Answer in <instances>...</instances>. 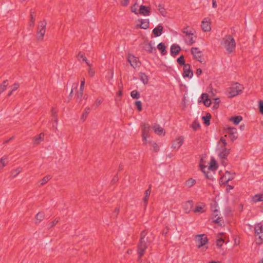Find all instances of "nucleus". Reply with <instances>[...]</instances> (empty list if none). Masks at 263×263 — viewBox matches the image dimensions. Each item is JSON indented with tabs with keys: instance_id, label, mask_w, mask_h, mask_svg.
<instances>
[{
	"instance_id": "nucleus-1",
	"label": "nucleus",
	"mask_w": 263,
	"mask_h": 263,
	"mask_svg": "<svg viewBox=\"0 0 263 263\" xmlns=\"http://www.w3.org/2000/svg\"><path fill=\"white\" fill-rule=\"evenodd\" d=\"M147 232L146 230L142 231L140 233V241L138 243L137 253L138 254V261H140V259L145 253V250L151 243L148 237H146Z\"/></svg>"
},
{
	"instance_id": "nucleus-2",
	"label": "nucleus",
	"mask_w": 263,
	"mask_h": 263,
	"mask_svg": "<svg viewBox=\"0 0 263 263\" xmlns=\"http://www.w3.org/2000/svg\"><path fill=\"white\" fill-rule=\"evenodd\" d=\"M224 46L229 53L233 52L236 47V44L233 37L231 35H227L223 38Z\"/></svg>"
},
{
	"instance_id": "nucleus-3",
	"label": "nucleus",
	"mask_w": 263,
	"mask_h": 263,
	"mask_svg": "<svg viewBox=\"0 0 263 263\" xmlns=\"http://www.w3.org/2000/svg\"><path fill=\"white\" fill-rule=\"evenodd\" d=\"M243 88V85L240 83L237 82L234 83L230 88V97L232 98L240 94Z\"/></svg>"
},
{
	"instance_id": "nucleus-4",
	"label": "nucleus",
	"mask_w": 263,
	"mask_h": 263,
	"mask_svg": "<svg viewBox=\"0 0 263 263\" xmlns=\"http://www.w3.org/2000/svg\"><path fill=\"white\" fill-rule=\"evenodd\" d=\"M46 24L47 23L45 21H41L39 23L37 32V38L38 40H43L46 32Z\"/></svg>"
},
{
	"instance_id": "nucleus-5",
	"label": "nucleus",
	"mask_w": 263,
	"mask_h": 263,
	"mask_svg": "<svg viewBox=\"0 0 263 263\" xmlns=\"http://www.w3.org/2000/svg\"><path fill=\"white\" fill-rule=\"evenodd\" d=\"M196 237L198 248L204 247L209 242V239L205 234H198L196 235Z\"/></svg>"
},
{
	"instance_id": "nucleus-6",
	"label": "nucleus",
	"mask_w": 263,
	"mask_h": 263,
	"mask_svg": "<svg viewBox=\"0 0 263 263\" xmlns=\"http://www.w3.org/2000/svg\"><path fill=\"white\" fill-rule=\"evenodd\" d=\"M224 132L229 135V137L233 142L238 138L237 129L235 127H228L224 128Z\"/></svg>"
},
{
	"instance_id": "nucleus-7",
	"label": "nucleus",
	"mask_w": 263,
	"mask_h": 263,
	"mask_svg": "<svg viewBox=\"0 0 263 263\" xmlns=\"http://www.w3.org/2000/svg\"><path fill=\"white\" fill-rule=\"evenodd\" d=\"M183 77L184 78H191L193 76V71L191 69V65L190 64L184 65L183 66Z\"/></svg>"
},
{
	"instance_id": "nucleus-8",
	"label": "nucleus",
	"mask_w": 263,
	"mask_h": 263,
	"mask_svg": "<svg viewBox=\"0 0 263 263\" xmlns=\"http://www.w3.org/2000/svg\"><path fill=\"white\" fill-rule=\"evenodd\" d=\"M143 128L142 132V137L143 141H144V144H146V138L148 136V134L150 126L148 124L142 123Z\"/></svg>"
},
{
	"instance_id": "nucleus-9",
	"label": "nucleus",
	"mask_w": 263,
	"mask_h": 263,
	"mask_svg": "<svg viewBox=\"0 0 263 263\" xmlns=\"http://www.w3.org/2000/svg\"><path fill=\"white\" fill-rule=\"evenodd\" d=\"M184 141V138L182 136H180L176 138L172 143V148L178 149L182 145Z\"/></svg>"
},
{
	"instance_id": "nucleus-10",
	"label": "nucleus",
	"mask_w": 263,
	"mask_h": 263,
	"mask_svg": "<svg viewBox=\"0 0 263 263\" xmlns=\"http://www.w3.org/2000/svg\"><path fill=\"white\" fill-rule=\"evenodd\" d=\"M208 18H205L204 20L201 22V28L202 30L204 32H208L211 30L210 23L209 22L210 20L208 21Z\"/></svg>"
},
{
	"instance_id": "nucleus-11",
	"label": "nucleus",
	"mask_w": 263,
	"mask_h": 263,
	"mask_svg": "<svg viewBox=\"0 0 263 263\" xmlns=\"http://www.w3.org/2000/svg\"><path fill=\"white\" fill-rule=\"evenodd\" d=\"M194 206V202L193 200H188L186 201L183 205V210L185 213H189L192 210Z\"/></svg>"
},
{
	"instance_id": "nucleus-12",
	"label": "nucleus",
	"mask_w": 263,
	"mask_h": 263,
	"mask_svg": "<svg viewBox=\"0 0 263 263\" xmlns=\"http://www.w3.org/2000/svg\"><path fill=\"white\" fill-rule=\"evenodd\" d=\"M180 51L181 47L178 45L173 44L171 47V54L174 57L178 54Z\"/></svg>"
},
{
	"instance_id": "nucleus-13",
	"label": "nucleus",
	"mask_w": 263,
	"mask_h": 263,
	"mask_svg": "<svg viewBox=\"0 0 263 263\" xmlns=\"http://www.w3.org/2000/svg\"><path fill=\"white\" fill-rule=\"evenodd\" d=\"M218 165L214 158H212L210 163V166L207 168V170L215 172L217 170Z\"/></svg>"
},
{
	"instance_id": "nucleus-14",
	"label": "nucleus",
	"mask_w": 263,
	"mask_h": 263,
	"mask_svg": "<svg viewBox=\"0 0 263 263\" xmlns=\"http://www.w3.org/2000/svg\"><path fill=\"white\" fill-rule=\"evenodd\" d=\"M198 48L192 47L191 50V53L193 55L195 59L200 62L202 64H204V63H203V61L199 59V58H200V57H198L197 55V54H199L201 53V51L198 50Z\"/></svg>"
},
{
	"instance_id": "nucleus-15",
	"label": "nucleus",
	"mask_w": 263,
	"mask_h": 263,
	"mask_svg": "<svg viewBox=\"0 0 263 263\" xmlns=\"http://www.w3.org/2000/svg\"><path fill=\"white\" fill-rule=\"evenodd\" d=\"M163 26L161 25H159L153 29V33L156 37L160 36L163 32Z\"/></svg>"
},
{
	"instance_id": "nucleus-16",
	"label": "nucleus",
	"mask_w": 263,
	"mask_h": 263,
	"mask_svg": "<svg viewBox=\"0 0 263 263\" xmlns=\"http://www.w3.org/2000/svg\"><path fill=\"white\" fill-rule=\"evenodd\" d=\"M230 149L226 147H223L222 151L219 154V157L221 159H227L228 156L230 154Z\"/></svg>"
},
{
	"instance_id": "nucleus-17",
	"label": "nucleus",
	"mask_w": 263,
	"mask_h": 263,
	"mask_svg": "<svg viewBox=\"0 0 263 263\" xmlns=\"http://www.w3.org/2000/svg\"><path fill=\"white\" fill-rule=\"evenodd\" d=\"M201 98L203 100V103L206 107H209L211 104V101L209 98V95L207 93H202Z\"/></svg>"
},
{
	"instance_id": "nucleus-18",
	"label": "nucleus",
	"mask_w": 263,
	"mask_h": 263,
	"mask_svg": "<svg viewBox=\"0 0 263 263\" xmlns=\"http://www.w3.org/2000/svg\"><path fill=\"white\" fill-rule=\"evenodd\" d=\"M200 170L204 173L205 176L206 178L213 180V175H210L209 171H206V166L203 164H200Z\"/></svg>"
},
{
	"instance_id": "nucleus-19",
	"label": "nucleus",
	"mask_w": 263,
	"mask_h": 263,
	"mask_svg": "<svg viewBox=\"0 0 263 263\" xmlns=\"http://www.w3.org/2000/svg\"><path fill=\"white\" fill-rule=\"evenodd\" d=\"M139 11V13L143 15H148L150 12L149 8L144 5L140 6Z\"/></svg>"
},
{
	"instance_id": "nucleus-20",
	"label": "nucleus",
	"mask_w": 263,
	"mask_h": 263,
	"mask_svg": "<svg viewBox=\"0 0 263 263\" xmlns=\"http://www.w3.org/2000/svg\"><path fill=\"white\" fill-rule=\"evenodd\" d=\"M242 120V117L241 116H232L229 119V121L232 122L235 125H238Z\"/></svg>"
},
{
	"instance_id": "nucleus-21",
	"label": "nucleus",
	"mask_w": 263,
	"mask_h": 263,
	"mask_svg": "<svg viewBox=\"0 0 263 263\" xmlns=\"http://www.w3.org/2000/svg\"><path fill=\"white\" fill-rule=\"evenodd\" d=\"M255 235L257 236L261 233H262L263 228L261 223H257L255 224L254 227Z\"/></svg>"
},
{
	"instance_id": "nucleus-22",
	"label": "nucleus",
	"mask_w": 263,
	"mask_h": 263,
	"mask_svg": "<svg viewBox=\"0 0 263 263\" xmlns=\"http://www.w3.org/2000/svg\"><path fill=\"white\" fill-rule=\"evenodd\" d=\"M212 118L211 115L208 112L205 116H203L202 117V120L203 121L204 124L206 125L209 126L210 124V119Z\"/></svg>"
},
{
	"instance_id": "nucleus-23",
	"label": "nucleus",
	"mask_w": 263,
	"mask_h": 263,
	"mask_svg": "<svg viewBox=\"0 0 263 263\" xmlns=\"http://www.w3.org/2000/svg\"><path fill=\"white\" fill-rule=\"evenodd\" d=\"M144 49L149 53H152L154 51H156V48L153 47L152 42H150L145 45Z\"/></svg>"
},
{
	"instance_id": "nucleus-24",
	"label": "nucleus",
	"mask_w": 263,
	"mask_h": 263,
	"mask_svg": "<svg viewBox=\"0 0 263 263\" xmlns=\"http://www.w3.org/2000/svg\"><path fill=\"white\" fill-rule=\"evenodd\" d=\"M133 58L134 59L133 60V68H139L141 65V63L140 61L138 58H136L133 55Z\"/></svg>"
},
{
	"instance_id": "nucleus-25",
	"label": "nucleus",
	"mask_w": 263,
	"mask_h": 263,
	"mask_svg": "<svg viewBox=\"0 0 263 263\" xmlns=\"http://www.w3.org/2000/svg\"><path fill=\"white\" fill-rule=\"evenodd\" d=\"M252 200L253 202L255 203L257 202L263 201V194H256L252 197Z\"/></svg>"
},
{
	"instance_id": "nucleus-26",
	"label": "nucleus",
	"mask_w": 263,
	"mask_h": 263,
	"mask_svg": "<svg viewBox=\"0 0 263 263\" xmlns=\"http://www.w3.org/2000/svg\"><path fill=\"white\" fill-rule=\"evenodd\" d=\"M217 202L215 200H214L211 204V209L215 214V217L218 215V210L217 209Z\"/></svg>"
},
{
	"instance_id": "nucleus-27",
	"label": "nucleus",
	"mask_w": 263,
	"mask_h": 263,
	"mask_svg": "<svg viewBox=\"0 0 263 263\" xmlns=\"http://www.w3.org/2000/svg\"><path fill=\"white\" fill-rule=\"evenodd\" d=\"M137 22H141L142 29H146L149 28V22L148 20H138Z\"/></svg>"
},
{
	"instance_id": "nucleus-28",
	"label": "nucleus",
	"mask_w": 263,
	"mask_h": 263,
	"mask_svg": "<svg viewBox=\"0 0 263 263\" xmlns=\"http://www.w3.org/2000/svg\"><path fill=\"white\" fill-rule=\"evenodd\" d=\"M77 58L79 61H81L82 60V61H85L88 66H90L89 62L88 61L86 58L84 56V54L82 52H80L78 53L77 55Z\"/></svg>"
},
{
	"instance_id": "nucleus-29",
	"label": "nucleus",
	"mask_w": 263,
	"mask_h": 263,
	"mask_svg": "<svg viewBox=\"0 0 263 263\" xmlns=\"http://www.w3.org/2000/svg\"><path fill=\"white\" fill-rule=\"evenodd\" d=\"M157 48L161 51L162 55H165L167 52L166 50V46L163 43H159L157 46Z\"/></svg>"
},
{
	"instance_id": "nucleus-30",
	"label": "nucleus",
	"mask_w": 263,
	"mask_h": 263,
	"mask_svg": "<svg viewBox=\"0 0 263 263\" xmlns=\"http://www.w3.org/2000/svg\"><path fill=\"white\" fill-rule=\"evenodd\" d=\"M196 181L195 179L192 178H190L185 181V185L188 187H191L193 185H194L196 184Z\"/></svg>"
},
{
	"instance_id": "nucleus-31",
	"label": "nucleus",
	"mask_w": 263,
	"mask_h": 263,
	"mask_svg": "<svg viewBox=\"0 0 263 263\" xmlns=\"http://www.w3.org/2000/svg\"><path fill=\"white\" fill-rule=\"evenodd\" d=\"M139 77L140 78V80L143 83V84H146L148 83V77L145 73L140 72Z\"/></svg>"
},
{
	"instance_id": "nucleus-32",
	"label": "nucleus",
	"mask_w": 263,
	"mask_h": 263,
	"mask_svg": "<svg viewBox=\"0 0 263 263\" xmlns=\"http://www.w3.org/2000/svg\"><path fill=\"white\" fill-rule=\"evenodd\" d=\"M155 133L159 135H162V133H164V129L161 127L159 125H157L154 126Z\"/></svg>"
},
{
	"instance_id": "nucleus-33",
	"label": "nucleus",
	"mask_w": 263,
	"mask_h": 263,
	"mask_svg": "<svg viewBox=\"0 0 263 263\" xmlns=\"http://www.w3.org/2000/svg\"><path fill=\"white\" fill-rule=\"evenodd\" d=\"M44 136V133H41L39 135L34 138L33 143L34 144H38L42 141Z\"/></svg>"
},
{
	"instance_id": "nucleus-34",
	"label": "nucleus",
	"mask_w": 263,
	"mask_h": 263,
	"mask_svg": "<svg viewBox=\"0 0 263 263\" xmlns=\"http://www.w3.org/2000/svg\"><path fill=\"white\" fill-rule=\"evenodd\" d=\"M158 10L162 16H166L167 12L164 8V5L159 4L158 5Z\"/></svg>"
},
{
	"instance_id": "nucleus-35",
	"label": "nucleus",
	"mask_w": 263,
	"mask_h": 263,
	"mask_svg": "<svg viewBox=\"0 0 263 263\" xmlns=\"http://www.w3.org/2000/svg\"><path fill=\"white\" fill-rule=\"evenodd\" d=\"M177 63L180 65V66H184V65H186L185 60H184V57L183 55H181L177 59Z\"/></svg>"
},
{
	"instance_id": "nucleus-36",
	"label": "nucleus",
	"mask_w": 263,
	"mask_h": 263,
	"mask_svg": "<svg viewBox=\"0 0 263 263\" xmlns=\"http://www.w3.org/2000/svg\"><path fill=\"white\" fill-rule=\"evenodd\" d=\"M8 162L7 158L6 157H3L0 159V169L3 168Z\"/></svg>"
},
{
	"instance_id": "nucleus-37",
	"label": "nucleus",
	"mask_w": 263,
	"mask_h": 263,
	"mask_svg": "<svg viewBox=\"0 0 263 263\" xmlns=\"http://www.w3.org/2000/svg\"><path fill=\"white\" fill-rule=\"evenodd\" d=\"M8 85V83L7 80H5L0 85V94L6 90Z\"/></svg>"
},
{
	"instance_id": "nucleus-38",
	"label": "nucleus",
	"mask_w": 263,
	"mask_h": 263,
	"mask_svg": "<svg viewBox=\"0 0 263 263\" xmlns=\"http://www.w3.org/2000/svg\"><path fill=\"white\" fill-rule=\"evenodd\" d=\"M102 102V99H100V98L97 99L95 101L94 104L92 105V108L93 109H96L99 106H100L101 105Z\"/></svg>"
},
{
	"instance_id": "nucleus-39",
	"label": "nucleus",
	"mask_w": 263,
	"mask_h": 263,
	"mask_svg": "<svg viewBox=\"0 0 263 263\" xmlns=\"http://www.w3.org/2000/svg\"><path fill=\"white\" fill-rule=\"evenodd\" d=\"M51 178V176L50 175H47L44 177L42 180L40 181V183L41 185H43L46 184L50 179Z\"/></svg>"
},
{
	"instance_id": "nucleus-40",
	"label": "nucleus",
	"mask_w": 263,
	"mask_h": 263,
	"mask_svg": "<svg viewBox=\"0 0 263 263\" xmlns=\"http://www.w3.org/2000/svg\"><path fill=\"white\" fill-rule=\"evenodd\" d=\"M134 105H135L139 112H140L142 110V103L140 101H136L134 102Z\"/></svg>"
},
{
	"instance_id": "nucleus-41",
	"label": "nucleus",
	"mask_w": 263,
	"mask_h": 263,
	"mask_svg": "<svg viewBox=\"0 0 263 263\" xmlns=\"http://www.w3.org/2000/svg\"><path fill=\"white\" fill-rule=\"evenodd\" d=\"M90 110V108L89 107H87L85 108L84 110V112L82 115L81 119L83 120H85L87 117V115L89 113Z\"/></svg>"
},
{
	"instance_id": "nucleus-42",
	"label": "nucleus",
	"mask_w": 263,
	"mask_h": 263,
	"mask_svg": "<svg viewBox=\"0 0 263 263\" xmlns=\"http://www.w3.org/2000/svg\"><path fill=\"white\" fill-rule=\"evenodd\" d=\"M199 127H200V124L198 122L195 121L192 124V128L195 131L197 130Z\"/></svg>"
},
{
	"instance_id": "nucleus-43",
	"label": "nucleus",
	"mask_w": 263,
	"mask_h": 263,
	"mask_svg": "<svg viewBox=\"0 0 263 263\" xmlns=\"http://www.w3.org/2000/svg\"><path fill=\"white\" fill-rule=\"evenodd\" d=\"M220 102L219 98H216L214 99V105L213 106V109H217L219 107V104Z\"/></svg>"
},
{
	"instance_id": "nucleus-44",
	"label": "nucleus",
	"mask_w": 263,
	"mask_h": 263,
	"mask_svg": "<svg viewBox=\"0 0 263 263\" xmlns=\"http://www.w3.org/2000/svg\"><path fill=\"white\" fill-rule=\"evenodd\" d=\"M188 26H186L185 27H184L182 30V32L183 33H184L185 34L186 36H190V35H193V33L191 32H189L187 30V29L188 28Z\"/></svg>"
},
{
	"instance_id": "nucleus-45",
	"label": "nucleus",
	"mask_w": 263,
	"mask_h": 263,
	"mask_svg": "<svg viewBox=\"0 0 263 263\" xmlns=\"http://www.w3.org/2000/svg\"><path fill=\"white\" fill-rule=\"evenodd\" d=\"M44 217V214L43 213L39 212L36 215V219L39 220V222L42 221Z\"/></svg>"
},
{
	"instance_id": "nucleus-46",
	"label": "nucleus",
	"mask_w": 263,
	"mask_h": 263,
	"mask_svg": "<svg viewBox=\"0 0 263 263\" xmlns=\"http://www.w3.org/2000/svg\"><path fill=\"white\" fill-rule=\"evenodd\" d=\"M224 242V240L222 238H219L216 240V245L219 248L222 246L223 243Z\"/></svg>"
},
{
	"instance_id": "nucleus-47",
	"label": "nucleus",
	"mask_w": 263,
	"mask_h": 263,
	"mask_svg": "<svg viewBox=\"0 0 263 263\" xmlns=\"http://www.w3.org/2000/svg\"><path fill=\"white\" fill-rule=\"evenodd\" d=\"M189 41L187 43L189 45H193L195 42V39L197 38L196 36H195L194 37L193 36V35H190L189 36Z\"/></svg>"
},
{
	"instance_id": "nucleus-48",
	"label": "nucleus",
	"mask_w": 263,
	"mask_h": 263,
	"mask_svg": "<svg viewBox=\"0 0 263 263\" xmlns=\"http://www.w3.org/2000/svg\"><path fill=\"white\" fill-rule=\"evenodd\" d=\"M140 97V93L136 90H133V99H138Z\"/></svg>"
},
{
	"instance_id": "nucleus-49",
	"label": "nucleus",
	"mask_w": 263,
	"mask_h": 263,
	"mask_svg": "<svg viewBox=\"0 0 263 263\" xmlns=\"http://www.w3.org/2000/svg\"><path fill=\"white\" fill-rule=\"evenodd\" d=\"M78 86H79V82H76V83H74L73 84V85L72 86L71 90L70 93L69 94V96L70 97H72V94L73 93V90L74 89H77L78 87Z\"/></svg>"
},
{
	"instance_id": "nucleus-50",
	"label": "nucleus",
	"mask_w": 263,
	"mask_h": 263,
	"mask_svg": "<svg viewBox=\"0 0 263 263\" xmlns=\"http://www.w3.org/2000/svg\"><path fill=\"white\" fill-rule=\"evenodd\" d=\"M221 142L222 143V147H226L227 143L226 142V140L224 139L223 137H221L220 138V141L218 142V145L220 144V142Z\"/></svg>"
},
{
	"instance_id": "nucleus-51",
	"label": "nucleus",
	"mask_w": 263,
	"mask_h": 263,
	"mask_svg": "<svg viewBox=\"0 0 263 263\" xmlns=\"http://www.w3.org/2000/svg\"><path fill=\"white\" fill-rule=\"evenodd\" d=\"M261 235H259L258 238H257V243L259 245L262 244L263 243V233H261Z\"/></svg>"
},
{
	"instance_id": "nucleus-52",
	"label": "nucleus",
	"mask_w": 263,
	"mask_h": 263,
	"mask_svg": "<svg viewBox=\"0 0 263 263\" xmlns=\"http://www.w3.org/2000/svg\"><path fill=\"white\" fill-rule=\"evenodd\" d=\"M194 212L195 213H197V212L203 213V212H204V210H203V208L202 206H196L195 210H194Z\"/></svg>"
},
{
	"instance_id": "nucleus-53",
	"label": "nucleus",
	"mask_w": 263,
	"mask_h": 263,
	"mask_svg": "<svg viewBox=\"0 0 263 263\" xmlns=\"http://www.w3.org/2000/svg\"><path fill=\"white\" fill-rule=\"evenodd\" d=\"M83 95V91H81V90H79V91L77 94V99L79 100V102L81 101Z\"/></svg>"
},
{
	"instance_id": "nucleus-54",
	"label": "nucleus",
	"mask_w": 263,
	"mask_h": 263,
	"mask_svg": "<svg viewBox=\"0 0 263 263\" xmlns=\"http://www.w3.org/2000/svg\"><path fill=\"white\" fill-rule=\"evenodd\" d=\"M159 151V147L156 142L153 143V152L157 153Z\"/></svg>"
},
{
	"instance_id": "nucleus-55",
	"label": "nucleus",
	"mask_w": 263,
	"mask_h": 263,
	"mask_svg": "<svg viewBox=\"0 0 263 263\" xmlns=\"http://www.w3.org/2000/svg\"><path fill=\"white\" fill-rule=\"evenodd\" d=\"M259 110L260 114L263 115V101H260L259 103Z\"/></svg>"
},
{
	"instance_id": "nucleus-56",
	"label": "nucleus",
	"mask_w": 263,
	"mask_h": 263,
	"mask_svg": "<svg viewBox=\"0 0 263 263\" xmlns=\"http://www.w3.org/2000/svg\"><path fill=\"white\" fill-rule=\"evenodd\" d=\"M88 74L91 77H93L95 74V71L93 69L89 67L88 69Z\"/></svg>"
},
{
	"instance_id": "nucleus-57",
	"label": "nucleus",
	"mask_w": 263,
	"mask_h": 263,
	"mask_svg": "<svg viewBox=\"0 0 263 263\" xmlns=\"http://www.w3.org/2000/svg\"><path fill=\"white\" fill-rule=\"evenodd\" d=\"M129 3V0H122L121 2V5L124 7L127 6Z\"/></svg>"
},
{
	"instance_id": "nucleus-58",
	"label": "nucleus",
	"mask_w": 263,
	"mask_h": 263,
	"mask_svg": "<svg viewBox=\"0 0 263 263\" xmlns=\"http://www.w3.org/2000/svg\"><path fill=\"white\" fill-rule=\"evenodd\" d=\"M20 172L21 170L19 168L16 169L12 173V176L13 177H15L20 173Z\"/></svg>"
},
{
	"instance_id": "nucleus-59",
	"label": "nucleus",
	"mask_w": 263,
	"mask_h": 263,
	"mask_svg": "<svg viewBox=\"0 0 263 263\" xmlns=\"http://www.w3.org/2000/svg\"><path fill=\"white\" fill-rule=\"evenodd\" d=\"M85 83V79H83V80L81 82V85H80V90H81V91H84Z\"/></svg>"
},
{
	"instance_id": "nucleus-60",
	"label": "nucleus",
	"mask_w": 263,
	"mask_h": 263,
	"mask_svg": "<svg viewBox=\"0 0 263 263\" xmlns=\"http://www.w3.org/2000/svg\"><path fill=\"white\" fill-rule=\"evenodd\" d=\"M19 87V85L18 83H15L12 87H11V90L12 91H14L17 89V88Z\"/></svg>"
},
{
	"instance_id": "nucleus-61",
	"label": "nucleus",
	"mask_w": 263,
	"mask_h": 263,
	"mask_svg": "<svg viewBox=\"0 0 263 263\" xmlns=\"http://www.w3.org/2000/svg\"><path fill=\"white\" fill-rule=\"evenodd\" d=\"M221 218L218 217L216 219L214 220L213 222L215 223H217L220 226L222 225V223H221Z\"/></svg>"
},
{
	"instance_id": "nucleus-62",
	"label": "nucleus",
	"mask_w": 263,
	"mask_h": 263,
	"mask_svg": "<svg viewBox=\"0 0 263 263\" xmlns=\"http://www.w3.org/2000/svg\"><path fill=\"white\" fill-rule=\"evenodd\" d=\"M58 222V220H54L49 223V228H52Z\"/></svg>"
},
{
	"instance_id": "nucleus-63",
	"label": "nucleus",
	"mask_w": 263,
	"mask_h": 263,
	"mask_svg": "<svg viewBox=\"0 0 263 263\" xmlns=\"http://www.w3.org/2000/svg\"><path fill=\"white\" fill-rule=\"evenodd\" d=\"M30 19H35L34 12L32 10H30Z\"/></svg>"
},
{
	"instance_id": "nucleus-64",
	"label": "nucleus",
	"mask_w": 263,
	"mask_h": 263,
	"mask_svg": "<svg viewBox=\"0 0 263 263\" xmlns=\"http://www.w3.org/2000/svg\"><path fill=\"white\" fill-rule=\"evenodd\" d=\"M119 212V209L118 208L115 209V210L112 214V215L115 217L117 216V215L118 214Z\"/></svg>"
}]
</instances>
